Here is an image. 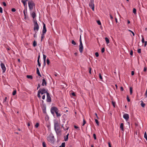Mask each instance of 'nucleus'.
Segmentation results:
<instances>
[{
    "label": "nucleus",
    "mask_w": 147,
    "mask_h": 147,
    "mask_svg": "<svg viewBox=\"0 0 147 147\" xmlns=\"http://www.w3.org/2000/svg\"><path fill=\"white\" fill-rule=\"evenodd\" d=\"M54 129L57 134L60 132V127L59 123L57 122H55L54 124Z\"/></svg>",
    "instance_id": "f257e3e1"
},
{
    "label": "nucleus",
    "mask_w": 147,
    "mask_h": 147,
    "mask_svg": "<svg viewBox=\"0 0 147 147\" xmlns=\"http://www.w3.org/2000/svg\"><path fill=\"white\" fill-rule=\"evenodd\" d=\"M34 22V30L36 32V33L38 31L39 26L36 20H33Z\"/></svg>",
    "instance_id": "f03ea898"
},
{
    "label": "nucleus",
    "mask_w": 147,
    "mask_h": 147,
    "mask_svg": "<svg viewBox=\"0 0 147 147\" xmlns=\"http://www.w3.org/2000/svg\"><path fill=\"white\" fill-rule=\"evenodd\" d=\"M28 5L30 11H32L33 8H35V4L32 1H28Z\"/></svg>",
    "instance_id": "7ed1b4c3"
},
{
    "label": "nucleus",
    "mask_w": 147,
    "mask_h": 147,
    "mask_svg": "<svg viewBox=\"0 0 147 147\" xmlns=\"http://www.w3.org/2000/svg\"><path fill=\"white\" fill-rule=\"evenodd\" d=\"M80 44L79 45V50L80 52L81 53H82V52L84 48H83V44H82V40H81V35H80Z\"/></svg>",
    "instance_id": "20e7f679"
},
{
    "label": "nucleus",
    "mask_w": 147,
    "mask_h": 147,
    "mask_svg": "<svg viewBox=\"0 0 147 147\" xmlns=\"http://www.w3.org/2000/svg\"><path fill=\"white\" fill-rule=\"evenodd\" d=\"M94 0H90V2L89 3V6L92 9V10H94Z\"/></svg>",
    "instance_id": "39448f33"
},
{
    "label": "nucleus",
    "mask_w": 147,
    "mask_h": 147,
    "mask_svg": "<svg viewBox=\"0 0 147 147\" xmlns=\"http://www.w3.org/2000/svg\"><path fill=\"white\" fill-rule=\"evenodd\" d=\"M59 111L58 109L55 107H51V113L54 115L55 113H56L57 111Z\"/></svg>",
    "instance_id": "423d86ee"
},
{
    "label": "nucleus",
    "mask_w": 147,
    "mask_h": 147,
    "mask_svg": "<svg viewBox=\"0 0 147 147\" xmlns=\"http://www.w3.org/2000/svg\"><path fill=\"white\" fill-rule=\"evenodd\" d=\"M38 91H39V92H40V94H41L42 95L43 94L45 93H46L47 94V93H48L47 92V90H46L44 88H43L42 89H39Z\"/></svg>",
    "instance_id": "0eeeda50"
},
{
    "label": "nucleus",
    "mask_w": 147,
    "mask_h": 147,
    "mask_svg": "<svg viewBox=\"0 0 147 147\" xmlns=\"http://www.w3.org/2000/svg\"><path fill=\"white\" fill-rule=\"evenodd\" d=\"M47 140L50 142H53L54 140V137L52 135H50L47 138Z\"/></svg>",
    "instance_id": "6e6552de"
},
{
    "label": "nucleus",
    "mask_w": 147,
    "mask_h": 147,
    "mask_svg": "<svg viewBox=\"0 0 147 147\" xmlns=\"http://www.w3.org/2000/svg\"><path fill=\"white\" fill-rule=\"evenodd\" d=\"M1 66L3 70V72L4 73L6 70V68L5 67V65L3 63H1Z\"/></svg>",
    "instance_id": "1a4fd4ad"
},
{
    "label": "nucleus",
    "mask_w": 147,
    "mask_h": 147,
    "mask_svg": "<svg viewBox=\"0 0 147 147\" xmlns=\"http://www.w3.org/2000/svg\"><path fill=\"white\" fill-rule=\"evenodd\" d=\"M47 101L48 102H50L51 101V98L49 93H47Z\"/></svg>",
    "instance_id": "9d476101"
},
{
    "label": "nucleus",
    "mask_w": 147,
    "mask_h": 147,
    "mask_svg": "<svg viewBox=\"0 0 147 147\" xmlns=\"http://www.w3.org/2000/svg\"><path fill=\"white\" fill-rule=\"evenodd\" d=\"M43 30L42 31V32L43 34H45L47 31V30L46 28V26L45 23L43 22Z\"/></svg>",
    "instance_id": "9b49d317"
},
{
    "label": "nucleus",
    "mask_w": 147,
    "mask_h": 147,
    "mask_svg": "<svg viewBox=\"0 0 147 147\" xmlns=\"http://www.w3.org/2000/svg\"><path fill=\"white\" fill-rule=\"evenodd\" d=\"M62 127L64 130H67L69 128V127L67 124H66L64 126L62 125Z\"/></svg>",
    "instance_id": "f8f14e48"
},
{
    "label": "nucleus",
    "mask_w": 147,
    "mask_h": 147,
    "mask_svg": "<svg viewBox=\"0 0 147 147\" xmlns=\"http://www.w3.org/2000/svg\"><path fill=\"white\" fill-rule=\"evenodd\" d=\"M123 117L126 120H128L129 119V115L127 114H125L123 115Z\"/></svg>",
    "instance_id": "ddd939ff"
},
{
    "label": "nucleus",
    "mask_w": 147,
    "mask_h": 147,
    "mask_svg": "<svg viewBox=\"0 0 147 147\" xmlns=\"http://www.w3.org/2000/svg\"><path fill=\"white\" fill-rule=\"evenodd\" d=\"M30 14L31 16L34 19L33 20H34V18L36 16V14L35 12H32L30 13Z\"/></svg>",
    "instance_id": "4468645a"
},
{
    "label": "nucleus",
    "mask_w": 147,
    "mask_h": 147,
    "mask_svg": "<svg viewBox=\"0 0 147 147\" xmlns=\"http://www.w3.org/2000/svg\"><path fill=\"white\" fill-rule=\"evenodd\" d=\"M47 84V82H46V81L45 80V79L43 78V79H42V86H46Z\"/></svg>",
    "instance_id": "2eb2a0df"
},
{
    "label": "nucleus",
    "mask_w": 147,
    "mask_h": 147,
    "mask_svg": "<svg viewBox=\"0 0 147 147\" xmlns=\"http://www.w3.org/2000/svg\"><path fill=\"white\" fill-rule=\"evenodd\" d=\"M69 134H68L66 136V137H64V140L65 141H67L68 140V136Z\"/></svg>",
    "instance_id": "dca6fc26"
},
{
    "label": "nucleus",
    "mask_w": 147,
    "mask_h": 147,
    "mask_svg": "<svg viewBox=\"0 0 147 147\" xmlns=\"http://www.w3.org/2000/svg\"><path fill=\"white\" fill-rule=\"evenodd\" d=\"M120 128L122 131H124L123 124V123H121V124L120 126Z\"/></svg>",
    "instance_id": "f3484780"
},
{
    "label": "nucleus",
    "mask_w": 147,
    "mask_h": 147,
    "mask_svg": "<svg viewBox=\"0 0 147 147\" xmlns=\"http://www.w3.org/2000/svg\"><path fill=\"white\" fill-rule=\"evenodd\" d=\"M23 13H24V19L26 20V18L28 17V16L26 15L25 10H24L23 11Z\"/></svg>",
    "instance_id": "a211bd4d"
},
{
    "label": "nucleus",
    "mask_w": 147,
    "mask_h": 147,
    "mask_svg": "<svg viewBox=\"0 0 147 147\" xmlns=\"http://www.w3.org/2000/svg\"><path fill=\"white\" fill-rule=\"evenodd\" d=\"M105 39L107 43V44L109 43V39L107 37H105Z\"/></svg>",
    "instance_id": "6ab92c4d"
},
{
    "label": "nucleus",
    "mask_w": 147,
    "mask_h": 147,
    "mask_svg": "<svg viewBox=\"0 0 147 147\" xmlns=\"http://www.w3.org/2000/svg\"><path fill=\"white\" fill-rule=\"evenodd\" d=\"M58 111H57L55 113L57 117H60L61 115L60 113H58Z\"/></svg>",
    "instance_id": "aec40b11"
},
{
    "label": "nucleus",
    "mask_w": 147,
    "mask_h": 147,
    "mask_svg": "<svg viewBox=\"0 0 147 147\" xmlns=\"http://www.w3.org/2000/svg\"><path fill=\"white\" fill-rule=\"evenodd\" d=\"M65 142H63L62 143L61 145L59 147H65Z\"/></svg>",
    "instance_id": "412c9836"
},
{
    "label": "nucleus",
    "mask_w": 147,
    "mask_h": 147,
    "mask_svg": "<svg viewBox=\"0 0 147 147\" xmlns=\"http://www.w3.org/2000/svg\"><path fill=\"white\" fill-rule=\"evenodd\" d=\"M27 78L28 79H32L33 77L31 75H27Z\"/></svg>",
    "instance_id": "4be33fe9"
},
{
    "label": "nucleus",
    "mask_w": 147,
    "mask_h": 147,
    "mask_svg": "<svg viewBox=\"0 0 147 147\" xmlns=\"http://www.w3.org/2000/svg\"><path fill=\"white\" fill-rule=\"evenodd\" d=\"M145 104H144L142 101V102L141 103V106L143 107H144L145 106Z\"/></svg>",
    "instance_id": "5701e85b"
},
{
    "label": "nucleus",
    "mask_w": 147,
    "mask_h": 147,
    "mask_svg": "<svg viewBox=\"0 0 147 147\" xmlns=\"http://www.w3.org/2000/svg\"><path fill=\"white\" fill-rule=\"evenodd\" d=\"M144 137L146 139L147 141V136L146 132H145L144 134Z\"/></svg>",
    "instance_id": "b1692460"
},
{
    "label": "nucleus",
    "mask_w": 147,
    "mask_h": 147,
    "mask_svg": "<svg viewBox=\"0 0 147 147\" xmlns=\"http://www.w3.org/2000/svg\"><path fill=\"white\" fill-rule=\"evenodd\" d=\"M33 45L34 47H35L36 45V42L35 40H34L33 42Z\"/></svg>",
    "instance_id": "393cba45"
},
{
    "label": "nucleus",
    "mask_w": 147,
    "mask_h": 147,
    "mask_svg": "<svg viewBox=\"0 0 147 147\" xmlns=\"http://www.w3.org/2000/svg\"><path fill=\"white\" fill-rule=\"evenodd\" d=\"M7 99V98L6 97H5V98L4 100L3 101V102L4 104H6V100Z\"/></svg>",
    "instance_id": "a878e982"
},
{
    "label": "nucleus",
    "mask_w": 147,
    "mask_h": 147,
    "mask_svg": "<svg viewBox=\"0 0 147 147\" xmlns=\"http://www.w3.org/2000/svg\"><path fill=\"white\" fill-rule=\"evenodd\" d=\"M132 93V88L131 87H130V94H131Z\"/></svg>",
    "instance_id": "bb28decb"
},
{
    "label": "nucleus",
    "mask_w": 147,
    "mask_h": 147,
    "mask_svg": "<svg viewBox=\"0 0 147 147\" xmlns=\"http://www.w3.org/2000/svg\"><path fill=\"white\" fill-rule=\"evenodd\" d=\"M43 58L44 61H46V56L45 55H44V54H43Z\"/></svg>",
    "instance_id": "cd10ccee"
},
{
    "label": "nucleus",
    "mask_w": 147,
    "mask_h": 147,
    "mask_svg": "<svg viewBox=\"0 0 147 147\" xmlns=\"http://www.w3.org/2000/svg\"><path fill=\"white\" fill-rule=\"evenodd\" d=\"M133 12L135 14H136V9L135 8H134L133 9Z\"/></svg>",
    "instance_id": "c85d7f7f"
},
{
    "label": "nucleus",
    "mask_w": 147,
    "mask_h": 147,
    "mask_svg": "<svg viewBox=\"0 0 147 147\" xmlns=\"http://www.w3.org/2000/svg\"><path fill=\"white\" fill-rule=\"evenodd\" d=\"M95 121L97 125H99V123L97 119H95Z\"/></svg>",
    "instance_id": "c756f323"
},
{
    "label": "nucleus",
    "mask_w": 147,
    "mask_h": 147,
    "mask_svg": "<svg viewBox=\"0 0 147 147\" xmlns=\"http://www.w3.org/2000/svg\"><path fill=\"white\" fill-rule=\"evenodd\" d=\"M40 92H39V91H38V92L37 96L39 98H40L41 97V96L40 95Z\"/></svg>",
    "instance_id": "7c9ffc66"
},
{
    "label": "nucleus",
    "mask_w": 147,
    "mask_h": 147,
    "mask_svg": "<svg viewBox=\"0 0 147 147\" xmlns=\"http://www.w3.org/2000/svg\"><path fill=\"white\" fill-rule=\"evenodd\" d=\"M36 73L38 74H40L39 69L38 67L36 68Z\"/></svg>",
    "instance_id": "2f4dec72"
},
{
    "label": "nucleus",
    "mask_w": 147,
    "mask_h": 147,
    "mask_svg": "<svg viewBox=\"0 0 147 147\" xmlns=\"http://www.w3.org/2000/svg\"><path fill=\"white\" fill-rule=\"evenodd\" d=\"M16 93V90H14L12 94L13 95H15Z\"/></svg>",
    "instance_id": "473e14b6"
},
{
    "label": "nucleus",
    "mask_w": 147,
    "mask_h": 147,
    "mask_svg": "<svg viewBox=\"0 0 147 147\" xmlns=\"http://www.w3.org/2000/svg\"><path fill=\"white\" fill-rule=\"evenodd\" d=\"M22 2L24 6H25V5L26 4V2H25V1H24V0H22Z\"/></svg>",
    "instance_id": "72a5a7b5"
},
{
    "label": "nucleus",
    "mask_w": 147,
    "mask_h": 147,
    "mask_svg": "<svg viewBox=\"0 0 147 147\" xmlns=\"http://www.w3.org/2000/svg\"><path fill=\"white\" fill-rule=\"evenodd\" d=\"M39 124L38 123H36V124L35 125V127L36 128H37L39 126Z\"/></svg>",
    "instance_id": "f704fd0d"
},
{
    "label": "nucleus",
    "mask_w": 147,
    "mask_h": 147,
    "mask_svg": "<svg viewBox=\"0 0 147 147\" xmlns=\"http://www.w3.org/2000/svg\"><path fill=\"white\" fill-rule=\"evenodd\" d=\"M43 34L42 33V34H41V41L42 40V39L44 37V34Z\"/></svg>",
    "instance_id": "c9c22d12"
},
{
    "label": "nucleus",
    "mask_w": 147,
    "mask_h": 147,
    "mask_svg": "<svg viewBox=\"0 0 147 147\" xmlns=\"http://www.w3.org/2000/svg\"><path fill=\"white\" fill-rule=\"evenodd\" d=\"M42 146L43 147H46V144L45 142H42Z\"/></svg>",
    "instance_id": "e433bc0d"
},
{
    "label": "nucleus",
    "mask_w": 147,
    "mask_h": 147,
    "mask_svg": "<svg viewBox=\"0 0 147 147\" xmlns=\"http://www.w3.org/2000/svg\"><path fill=\"white\" fill-rule=\"evenodd\" d=\"M71 43L72 44H73L74 45H76V42H75L74 40H72L71 41Z\"/></svg>",
    "instance_id": "4c0bfd02"
},
{
    "label": "nucleus",
    "mask_w": 147,
    "mask_h": 147,
    "mask_svg": "<svg viewBox=\"0 0 147 147\" xmlns=\"http://www.w3.org/2000/svg\"><path fill=\"white\" fill-rule=\"evenodd\" d=\"M38 64V66L40 67L41 66V64L39 60H37Z\"/></svg>",
    "instance_id": "58836bf2"
},
{
    "label": "nucleus",
    "mask_w": 147,
    "mask_h": 147,
    "mask_svg": "<svg viewBox=\"0 0 147 147\" xmlns=\"http://www.w3.org/2000/svg\"><path fill=\"white\" fill-rule=\"evenodd\" d=\"M86 123V121H85V120L84 119H83V123L82 124V125L84 126Z\"/></svg>",
    "instance_id": "ea45409f"
},
{
    "label": "nucleus",
    "mask_w": 147,
    "mask_h": 147,
    "mask_svg": "<svg viewBox=\"0 0 147 147\" xmlns=\"http://www.w3.org/2000/svg\"><path fill=\"white\" fill-rule=\"evenodd\" d=\"M47 63L48 65L50 63V61L49 59L48 58L47 60Z\"/></svg>",
    "instance_id": "a19ab883"
},
{
    "label": "nucleus",
    "mask_w": 147,
    "mask_h": 147,
    "mask_svg": "<svg viewBox=\"0 0 147 147\" xmlns=\"http://www.w3.org/2000/svg\"><path fill=\"white\" fill-rule=\"evenodd\" d=\"M97 23L99 25H101V23L100 20H98L97 21Z\"/></svg>",
    "instance_id": "79ce46f5"
},
{
    "label": "nucleus",
    "mask_w": 147,
    "mask_h": 147,
    "mask_svg": "<svg viewBox=\"0 0 147 147\" xmlns=\"http://www.w3.org/2000/svg\"><path fill=\"white\" fill-rule=\"evenodd\" d=\"M74 127L75 128L77 129L78 130H80L79 127L75 125Z\"/></svg>",
    "instance_id": "37998d69"
},
{
    "label": "nucleus",
    "mask_w": 147,
    "mask_h": 147,
    "mask_svg": "<svg viewBox=\"0 0 147 147\" xmlns=\"http://www.w3.org/2000/svg\"><path fill=\"white\" fill-rule=\"evenodd\" d=\"M127 100L128 101V102H129L130 101V99H129V97L128 96H127Z\"/></svg>",
    "instance_id": "c03bdc74"
},
{
    "label": "nucleus",
    "mask_w": 147,
    "mask_h": 147,
    "mask_svg": "<svg viewBox=\"0 0 147 147\" xmlns=\"http://www.w3.org/2000/svg\"><path fill=\"white\" fill-rule=\"evenodd\" d=\"M138 53H141V49H138Z\"/></svg>",
    "instance_id": "a18cd8bd"
},
{
    "label": "nucleus",
    "mask_w": 147,
    "mask_h": 147,
    "mask_svg": "<svg viewBox=\"0 0 147 147\" xmlns=\"http://www.w3.org/2000/svg\"><path fill=\"white\" fill-rule=\"evenodd\" d=\"M0 12L1 13H2L3 12V9L1 7H0Z\"/></svg>",
    "instance_id": "49530a36"
},
{
    "label": "nucleus",
    "mask_w": 147,
    "mask_h": 147,
    "mask_svg": "<svg viewBox=\"0 0 147 147\" xmlns=\"http://www.w3.org/2000/svg\"><path fill=\"white\" fill-rule=\"evenodd\" d=\"M95 55L96 57H98L99 56V54L98 52H96Z\"/></svg>",
    "instance_id": "de8ad7c7"
},
{
    "label": "nucleus",
    "mask_w": 147,
    "mask_h": 147,
    "mask_svg": "<svg viewBox=\"0 0 147 147\" xmlns=\"http://www.w3.org/2000/svg\"><path fill=\"white\" fill-rule=\"evenodd\" d=\"M93 136L94 139L95 140H96V134H94L93 135Z\"/></svg>",
    "instance_id": "09e8293b"
},
{
    "label": "nucleus",
    "mask_w": 147,
    "mask_h": 147,
    "mask_svg": "<svg viewBox=\"0 0 147 147\" xmlns=\"http://www.w3.org/2000/svg\"><path fill=\"white\" fill-rule=\"evenodd\" d=\"M99 78L101 79V80H102V77L101 76V75L100 74H99Z\"/></svg>",
    "instance_id": "8fccbe9b"
},
{
    "label": "nucleus",
    "mask_w": 147,
    "mask_h": 147,
    "mask_svg": "<svg viewBox=\"0 0 147 147\" xmlns=\"http://www.w3.org/2000/svg\"><path fill=\"white\" fill-rule=\"evenodd\" d=\"M105 50V48H102L101 49V52L102 53H104V52Z\"/></svg>",
    "instance_id": "3c124183"
},
{
    "label": "nucleus",
    "mask_w": 147,
    "mask_h": 147,
    "mask_svg": "<svg viewBox=\"0 0 147 147\" xmlns=\"http://www.w3.org/2000/svg\"><path fill=\"white\" fill-rule=\"evenodd\" d=\"M11 11L13 12H15L16 11V10L15 8H13L11 9Z\"/></svg>",
    "instance_id": "603ef678"
},
{
    "label": "nucleus",
    "mask_w": 147,
    "mask_h": 147,
    "mask_svg": "<svg viewBox=\"0 0 147 147\" xmlns=\"http://www.w3.org/2000/svg\"><path fill=\"white\" fill-rule=\"evenodd\" d=\"M112 104H113V106L114 107H115V102H112Z\"/></svg>",
    "instance_id": "864d4df0"
},
{
    "label": "nucleus",
    "mask_w": 147,
    "mask_h": 147,
    "mask_svg": "<svg viewBox=\"0 0 147 147\" xmlns=\"http://www.w3.org/2000/svg\"><path fill=\"white\" fill-rule=\"evenodd\" d=\"M129 31H130V32H132V34H133V36H134V35H135V34H134V33L133 32H132V31H131L130 30H129Z\"/></svg>",
    "instance_id": "5fc2aeb1"
},
{
    "label": "nucleus",
    "mask_w": 147,
    "mask_h": 147,
    "mask_svg": "<svg viewBox=\"0 0 147 147\" xmlns=\"http://www.w3.org/2000/svg\"><path fill=\"white\" fill-rule=\"evenodd\" d=\"M147 70V68L146 67H145L144 69V71L145 72Z\"/></svg>",
    "instance_id": "6e6d98bb"
},
{
    "label": "nucleus",
    "mask_w": 147,
    "mask_h": 147,
    "mask_svg": "<svg viewBox=\"0 0 147 147\" xmlns=\"http://www.w3.org/2000/svg\"><path fill=\"white\" fill-rule=\"evenodd\" d=\"M45 95H44L42 96V98L43 99V100H44L45 99Z\"/></svg>",
    "instance_id": "4d7b16f0"
},
{
    "label": "nucleus",
    "mask_w": 147,
    "mask_h": 147,
    "mask_svg": "<svg viewBox=\"0 0 147 147\" xmlns=\"http://www.w3.org/2000/svg\"><path fill=\"white\" fill-rule=\"evenodd\" d=\"M133 54V52L132 51H131L130 52V55H132Z\"/></svg>",
    "instance_id": "13d9d810"
},
{
    "label": "nucleus",
    "mask_w": 147,
    "mask_h": 147,
    "mask_svg": "<svg viewBox=\"0 0 147 147\" xmlns=\"http://www.w3.org/2000/svg\"><path fill=\"white\" fill-rule=\"evenodd\" d=\"M40 85L39 84H38V87L37 89L38 90V88H40Z\"/></svg>",
    "instance_id": "bf43d9fd"
},
{
    "label": "nucleus",
    "mask_w": 147,
    "mask_h": 147,
    "mask_svg": "<svg viewBox=\"0 0 147 147\" xmlns=\"http://www.w3.org/2000/svg\"><path fill=\"white\" fill-rule=\"evenodd\" d=\"M95 115H96V118L98 119L99 118L97 116V114L96 113H95Z\"/></svg>",
    "instance_id": "052dcab7"
},
{
    "label": "nucleus",
    "mask_w": 147,
    "mask_h": 147,
    "mask_svg": "<svg viewBox=\"0 0 147 147\" xmlns=\"http://www.w3.org/2000/svg\"><path fill=\"white\" fill-rule=\"evenodd\" d=\"M142 42L143 43L144 42V38L143 37H142Z\"/></svg>",
    "instance_id": "680f3d73"
},
{
    "label": "nucleus",
    "mask_w": 147,
    "mask_h": 147,
    "mask_svg": "<svg viewBox=\"0 0 147 147\" xmlns=\"http://www.w3.org/2000/svg\"><path fill=\"white\" fill-rule=\"evenodd\" d=\"M3 5L5 6H6V3H5V2H3Z\"/></svg>",
    "instance_id": "e2e57ef3"
},
{
    "label": "nucleus",
    "mask_w": 147,
    "mask_h": 147,
    "mask_svg": "<svg viewBox=\"0 0 147 147\" xmlns=\"http://www.w3.org/2000/svg\"><path fill=\"white\" fill-rule=\"evenodd\" d=\"M134 71H132L131 72V74L132 75H134Z\"/></svg>",
    "instance_id": "0e129e2a"
},
{
    "label": "nucleus",
    "mask_w": 147,
    "mask_h": 147,
    "mask_svg": "<svg viewBox=\"0 0 147 147\" xmlns=\"http://www.w3.org/2000/svg\"><path fill=\"white\" fill-rule=\"evenodd\" d=\"M109 16H110V18L112 19L113 18V17H112V16H111V14H110L109 15Z\"/></svg>",
    "instance_id": "69168bd1"
},
{
    "label": "nucleus",
    "mask_w": 147,
    "mask_h": 147,
    "mask_svg": "<svg viewBox=\"0 0 147 147\" xmlns=\"http://www.w3.org/2000/svg\"><path fill=\"white\" fill-rule=\"evenodd\" d=\"M120 90L121 91H122L123 90V88L122 87H120Z\"/></svg>",
    "instance_id": "338daca9"
},
{
    "label": "nucleus",
    "mask_w": 147,
    "mask_h": 147,
    "mask_svg": "<svg viewBox=\"0 0 147 147\" xmlns=\"http://www.w3.org/2000/svg\"><path fill=\"white\" fill-rule=\"evenodd\" d=\"M108 145L109 146V147H111V144L110 142L108 143Z\"/></svg>",
    "instance_id": "774afa93"
}]
</instances>
